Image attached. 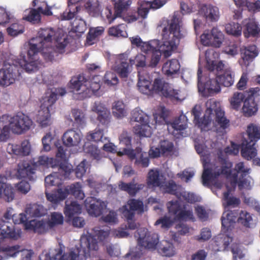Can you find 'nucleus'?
I'll return each instance as SVG.
<instances>
[{"mask_svg": "<svg viewBox=\"0 0 260 260\" xmlns=\"http://www.w3.org/2000/svg\"><path fill=\"white\" fill-rule=\"evenodd\" d=\"M63 222V217L61 213L53 212L51 213L50 218L47 222V226L52 229L57 225L62 224Z\"/></svg>", "mask_w": 260, "mask_h": 260, "instance_id": "obj_55", "label": "nucleus"}, {"mask_svg": "<svg viewBox=\"0 0 260 260\" xmlns=\"http://www.w3.org/2000/svg\"><path fill=\"white\" fill-rule=\"evenodd\" d=\"M120 211L125 219L134 218L136 212L138 214H142L144 212L143 202L140 199H130L120 208Z\"/></svg>", "mask_w": 260, "mask_h": 260, "instance_id": "obj_14", "label": "nucleus"}, {"mask_svg": "<svg viewBox=\"0 0 260 260\" xmlns=\"http://www.w3.org/2000/svg\"><path fill=\"white\" fill-rule=\"evenodd\" d=\"M246 132L248 136L247 139L248 141L256 143L260 139V126L251 123L247 126Z\"/></svg>", "mask_w": 260, "mask_h": 260, "instance_id": "obj_47", "label": "nucleus"}, {"mask_svg": "<svg viewBox=\"0 0 260 260\" xmlns=\"http://www.w3.org/2000/svg\"><path fill=\"white\" fill-rule=\"evenodd\" d=\"M135 122H138L133 127V132L140 137H148L151 135V127L149 125V116L142 110L135 109L132 111L129 123L134 125Z\"/></svg>", "mask_w": 260, "mask_h": 260, "instance_id": "obj_8", "label": "nucleus"}, {"mask_svg": "<svg viewBox=\"0 0 260 260\" xmlns=\"http://www.w3.org/2000/svg\"><path fill=\"white\" fill-rule=\"evenodd\" d=\"M114 6V13L111 8L107 7L105 10L106 17L109 23H111L117 17H121L132 4V0H112Z\"/></svg>", "mask_w": 260, "mask_h": 260, "instance_id": "obj_13", "label": "nucleus"}, {"mask_svg": "<svg viewBox=\"0 0 260 260\" xmlns=\"http://www.w3.org/2000/svg\"><path fill=\"white\" fill-rule=\"evenodd\" d=\"M57 157H48V167L55 168L58 167V172H53L45 178V186L47 188L51 186H57L61 185L62 180L69 177L71 169L60 162Z\"/></svg>", "mask_w": 260, "mask_h": 260, "instance_id": "obj_5", "label": "nucleus"}, {"mask_svg": "<svg viewBox=\"0 0 260 260\" xmlns=\"http://www.w3.org/2000/svg\"><path fill=\"white\" fill-rule=\"evenodd\" d=\"M62 245L49 249L48 252L42 253L40 260H86L90 256L91 251H96L99 246L97 241L91 235H82L79 247L69 253L63 252Z\"/></svg>", "mask_w": 260, "mask_h": 260, "instance_id": "obj_3", "label": "nucleus"}, {"mask_svg": "<svg viewBox=\"0 0 260 260\" xmlns=\"http://www.w3.org/2000/svg\"><path fill=\"white\" fill-rule=\"evenodd\" d=\"M21 68L17 64L4 62L0 69V85L8 86L13 84L21 74Z\"/></svg>", "mask_w": 260, "mask_h": 260, "instance_id": "obj_10", "label": "nucleus"}, {"mask_svg": "<svg viewBox=\"0 0 260 260\" xmlns=\"http://www.w3.org/2000/svg\"><path fill=\"white\" fill-rule=\"evenodd\" d=\"M186 117L185 115H180L177 119H176L169 126L168 130L170 132V128H172L173 131L172 133L173 135L176 136L181 131L185 129L187 127V123L186 121H181L182 120H184Z\"/></svg>", "mask_w": 260, "mask_h": 260, "instance_id": "obj_39", "label": "nucleus"}, {"mask_svg": "<svg viewBox=\"0 0 260 260\" xmlns=\"http://www.w3.org/2000/svg\"><path fill=\"white\" fill-rule=\"evenodd\" d=\"M259 29L254 22H249L246 25V31H244L245 37L248 38L250 36L255 37L258 35Z\"/></svg>", "mask_w": 260, "mask_h": 260, "instance_id": "obj_60", "label": "nucleus"}, {"mask_svg": "<svg viewBox=\"0 0 260 260\" xmlns=\"http://www.w3.org/2000/svg\"><path fill=\"white\" fill-rule=\"evenodd\" d=\"M223 166L218 168V167H216L215 170L211 172V175L209 177V186L211 183L214 182L220 175H223L227 179H230L232 184L236 185L238 183V175L237 173H233V170L231 169L232 164L231 162H226L225 160H224Z\"/></svg>", "mask_w": 260, "mask_h": 260, "instance_id": "obj_15", "label": "nucleus"}, {"mask_svg": "<svg viewBox=\"0 0 260 260\" xmlns=\"http://www.w3.org/2000/svg\"><path fill=\"white\" fill-rule=\"evenodd\" d=\"M68 201L66 202V206L64 209V213L66 216L71 218L74 215L78 214L81 212V207L76 201H72L70 204H68Z\"/></svg>", "mask_w": 260, "mask_h": 260, "instance_id": "obj_43", "label": "nucleus"}, {"mask_svg": "<svg viewBox=\"0 0 260 260\" xmlns=\"http://www.w3.org/2000/svg\"><path fill=\"white\" fill-rule=\"evenodd\" d=\"M20 237V234L16 232L13 227L4 224L0 228V242L5 239L17 240ZM0 247V252L2 250Z\"/></svg>", "mask_w": 260, "mask_h": 260, "instance_id": "obj_33", "label": "nucleus"}, {"mask_svg": "<svg viewBox=\"0 0 260 260\" xmlns=\"http://www.w3.org/2000/svg\"><path fill=\"white\" fill-rule=\"evenodd\" d=\"M234 171H236L234 173H237L238 184L239 187L243 186L246 183V180L244 177L248 174L249 169L245 168L243 162H239L236 164Z\"/></svg>", "mask_w": 260, "mask_h": 260, "instance_id": "obj_36", "label": "nucleus"}, {"mask_svg": "<svg viewBox=\"0 0 260 260\" xmlns=\"http://www.w3.org/2000/svg\"><path fill=\"white\" fill-rule=\"evenodd\" d=\"M47 222L43 220H32L26 224V229L32 230L35 233L42 234L47 230Z\"/></svg>", "mask_w": 260, "mask_h": 260, "instance_id": "obj_41", "label": "nucleus"}, {"mask_svg": "<svg viewBox=\"0 0 260 260\" xmlns=\"http://www.w3.org/2000/svg\"><path fill=\"white\" fill-rule=\"evenodd\" d=\"M108 34L110 36L126 37L127 33L125 30V25L124 24H120L111 27L108 29Z\"/></svg>", "mask_w": 260, "mask_h": 260, "instance_id": "obj_51", "label": "nucleus"}, {"mask_svg": "<svg viewBox=\"0 0 260 260\" xmlns=\"http://www.w3.org/2000/svg\"><path fill=\"white\" fill-rule=\"evenodd\" d=\"M158 250L163 256L171 257L175 254V248L172 243L168 241L161 242L158 246Z\"/></svg>", "mask_w": 260, "mask_h": 260, "instance_id": "obj_42", "label": "nucleus"}, {"mask_svg": "<svg viewBox=\"0 0 260 260\" xmlns=\"http://www.w3.org/2000/svg\"><path fill=\"white\" fill-rule=\"evenodd\" d=\"M159 187L164 193L176 194L177 192V185L173 180H170L168 182H161Z\"/></svg>", "mask_w": 260, "mask_h": 260, "instance_id": "obj_52", "label": "nucleus"}, {"mask_svg": "<svg viewBox=\"0 0 260 260\" xmlns=\"http://www.w3.org/2000/svg\"><path fill=\"white\" fill-rule=\"evenodd\" d=\"M82 135L80 132L73 129L67 131L62 137L63 144L69 147L78 146L82 140Z\"/></svg>", "mask_w": 260, "mask_h": 260, "instance_id": "obj_24", "label": "nucleus"}, {"mask_svg": "<svg viewBox=\"0 0 260 260\" xmlns=\"http://www.w3.org/2000/svg\"><path fill=\"white\" fill-rule=\"evenodd\" d=\"M180 19L177 15H174L167 26L162 29V44L158 40H153L142 46L143 52L152 54L149 67L155 68L160 60L162 53L168 56L176 47L181 36L180 31Z\"/></svg>", "mask_w": 260, "mask_h": 260, "instance_id": "obj_2", "label": "nucleus"}, {"mask_svg": "<svg viewBox=\"0 0 260 260\" xmlns=\"http://www.w3.org/2000/svg\"><path fill=\"white\" fill-rule=\"evenodd\" d=\"M112 109L114 116L118 118H122L126 115L125 105L122 101L115 102Z\"/></svg>", "mask_w": 260, "mask_h": 260, "instance_id": "obj_53", "label": "nucleus"}, {"mask_svg": "<svg viewBox=\"0 0 260 260\" xmlns=\"http://www.w3.org/2000/svg\"><path fill=\"white\" fill-rule=\"evenodd\" d=\"M84 205L88 213L95 217L102 215L106 207L104 202L92 197H88L85 199Z\"/></svg>", "mask_w": 260, "mask_h": 260, "instance_id": "obj_19", "label": "nucleus"}, {"mask_svg": "<svg viewBox=\"0 0 260 260\" xmlns=\"http://www.w3.org/2000/svg\"><path fill=\"white\" fill-rule=\"evenodd\" d=\"M41 14L45 16L52 15L51 8L45 2L42 3L37 9H30L28 14H25L23 17V19L34 24H39L41 21Z\"/></svg>", "mask_w": 260, "mask_h": 260, "instance_id": "obj_18", "label": "nucleus"}, {"mask_svg": "<svg viewBox=\"0 0 260 260\" xmlns=\"http://www.w3.org/2000/svg\"><path fill=\"white\" fill-rule=\"evenodd\" d=\"M237 220L239 223H241L244 226L249 228L250 222L252 220V218L247 211H242Z\"/></svg>", "mask_w": 260, "mask_h": 260, "instance_id": "obj_62", "label": "nucleus"}, {"mask_svg": "<svg viewBox=\"0 0 260 260\" xmlns=\"http://www.w3.org/2000/svg\"><path fill=\"white\" fill-rule=\"evenodd\" d=\"M258 106L253 95H248L244 100L242 107L243 115L250 117L254 115L257 111Z\"/></svg>", "mask_w": 260, "mask_h": 260, "instance_id": "obj_31", "label": "nucleus"}, {"mask_svg": "<svg viewBox=\"0 0 260 260\" xmlns=\"http://www.w3.org/2000/svg\"><path fill=\"white\" fill-rule=\"evenodd\" d=\"M206 114L212 115L215 113L214 118L215 126L217 133H224L230 125V120L225 116L224 112L219 107H217V102L213 99H210L206 103Z\"/></svg>", "mask_w": 260, "mask_h": 260, "instance_id": "obj_9", "label": "nucleus"}, {"mask_svg": "<svg viewBox=\"0 0 260 260\" xmlns=\"http://www.w3.org/2000/svg\"><path fill=\"white\" fill-rule=\"evenodd\" d=\"M180 63L176 59H172L166 62L162 68V71L168 76L177 73L180 69Z\"/></svg>", "mask_w": 260, "mask_h": 260, "instance_id": "obj_37", "label": "nucleus"}, {"mask_svg": "<svg viewBox=\"0 0 260 260\" xmlns=\"http://www.w3.org/2000/svg\"><path fill=\"white\" fill-rule=\"evenodd\" d=\"M26 212L32 217H39L45 214V209L42 205L34 204L30 208H27Z\"/></svg>", "mask_w": 260, "mask_h": 260, "instance_id": "obj_57", "label": "nucleus"}, {"mask_svg": "<svg viewBox=\"0 0 260 260\" xmlns=\"http://www.w3.org/2000/svg\"><path fill=\"white\" fill-rule=\"evenodd\" d=\"M220 83L216 76V79H209L205 83L198 84L199 92L203 93L205 95H211L220 91Z\"/></svg>", "mask_w": 260, "mask_h": 260, "instance_id": "obj_21", "label": "nucleus"}, {"mask_svg": "<svg viewBox=\"0 0 260 260\" xmlns=\"http://www.w3.org/2000/svg\"><path fill=\"white\" fill-rule=\"evenodd\" d=\"M200 13L203 15L207 22H216L219 18L218 8L212 5L203 6Z\"/></svg>", "mask_w": 260, "mask_h": 260, "instance_id": "obj_27", "label": "nucleus"}, {"mask_svg": "<svg viewBox=\"0 0 260 260\" xmlns=\"http://www.w3.org/2000/svg\"><path fill=\"white\" fill-rule=\"evenodd\" d=\"M30 144L29 142L25 140L20 145L9 143L7 147V151L10 154L19 156H27L30 152Z\"/></svg>", "mask_w": 260, "mask_h": 260, "instance_id": "obj_23", "label": "nucleus"}, {"mask_svg": "<svg viewBox=\"0 0 260 260\" xmlns=\"http://www.w3.org/2000/svg\"><path fill=\"white\" fill-rule=\"evenodd\" d=\"M161 182L159 171L152 169L149 171L147 178V184L148 186L159 187Z\"/></svg>", "mask_w": 260, "mask_h": 260, "instance_id": "obj_45", "label": "nucleus"}, {"mask_svg": "<svg viewBox=\"0 0 260 260\" xmlns=\"http://www.w3.org/2000/svg\"><path fill=\"white\" fill-rule=\"evenodd\" d=\"M70 88L72 91L82 96L91 93L95 94L101 88L100 79L95 76L92 79H87L83 75L73 77L70 80Z\"/></svg>", "mask_w": 260, "mask_h": 260, "instance_id": "obj_4", "label": "nucleus"}, {"mask_svg": "<svg viewBox=\"0 0 260 260\" xmlns=\"http://www.w3.org/2000/svg\"><path fill=\"white\" fill-rule=\"evenodd\" d=\"M161 93L171 100L181 101L180 91L173 89L170 85L161 78H155L152 84V93Z\"/></svg>", "mask_w": 260, "mask_h": 260, "instance_id": "obj_11", "label": "nucleus"}, {"mask_svg": "<svg viewBox=\"0 0 260 260\" xmlns=\"http://www.w3.org/2000/svg\"><path fill=\"white\" fill-rule=\"evenodd\" d=\"M129 64L125 58H118L115 62V69L121 78H127L129 74Z\"/></svg>", "mask_w": 260, "mask_h": 260, "instance_id": "obj_38", "label": "nucleus"}, {"mask_svg": "<svg viewBox=\"0 0 260 260\" xmlns=\"http://www.w3.org/2000/svg\"><path fill=\"white\" fill-rule=\"evenodd\" d=\"M69 43L68 37L63 35L56 36L55 30L52 28H40L38 36L31 39L29 44L27 51V59L24 57L20 59L17 64L21 68V71L24 70L26 72L31 73L38 69L39 61L37 58L38 53H40L47 61L54 59L55 53H63Z\"/></svg>", "mask_w": 260, "mask_h": 260, "instance_id": "obj_1", "label": "nucleus"}, {"mask_svg": "<svg viewBox=\"0 0 260 260\" xmlns=\"http://www.w3.org/2000/svg\"><path fill=\"white\" fill-rule=\"evenodd\" d=\"M35 167L27 161H22L18 165L17 176L19 179H26L29 181L35 180Z\"/></svg>", "mask_w": 260, "mask_h": 260, "instance_id": "obj_25", "label": "nucleus"}, {"mask_svg": "<svg viewBox=\"0 0 260 260\" xmlns=\"http://www.w3.org/2000/svg\"><path fill=\"white\" fill-rule=\"evenodd\" d=\"M8 118L7 115L0 117V142H6L10 138L11 127L8 123Z\"/></svg>", "mask_w": 260, "mask_h": 260, "instance_id": "obj_34", "label": "nucleus"}, {"mask_svg": "<svg viewBox=\"0 0 260 260\" xmlns=\"http://www.w3.org/2000/svg\"><path fill=\"white\" fill-rule=\"evenodd\" d=\"M126 154L131 160H135V165L143 168L147 167L149 164V159L146 152H142V149L137 147L135 149H124Z\"/></svg>", "mask_w": 260, "mask_h": 260, "instance_id": "obj_20", "label": "nucleus"}, {"mask_svg": "<svg viewBox=\"0 0 260 260\" xmlns=\"http://www.w3.org/2000/svg\"><path fill=\"white\" fill-rule=\"evenodd\" d=\"M241 58L245 66H248L249 62L257 55V52L255 45L249 46L248 47H243L240 49Z\"/></svg>", "mask_w": 260, "mask_h": 260, "instance_id": "obj_35", "label": "nucleus"}, {"mask_svg": "<svg viewBox=\"0 0 260 260\" xmlns=\"http://www.w3.org/2000/svg\"><path fill=\"white\" fill-rule=\"evenodd\" d=\"M139 237L138 244L145 248L155 249L158 243L159 238L157 234L149 232L146 228H141L137 232Z\"/></svg>", "mask_w": 260, "mask_h": 260, "instance_id": "obj_16", "label": "nucleus"}, {"mask_svg": "<svg viewBox=\"0 0 260 260\" xmlns=\"http://www.w3.org/2000/svg\"><path fill=\"white\" fill-rule=\"evenodd\" d=\"M84 7L87 12L93 17H96L101 13V6L99 0H87L84 4Z\"/></svg>", "mask_w": 260, "mask_h": 260, "instance_id": "obj_40", "label": "nucleus"}, {"mask_svg": "<svg viewBox=\"0 0 260 260\" xmlns=\"http://www.w3.org/2000/svg\"><path fill=\"white\" fill-rule=\"evenodd\" d=\"M72 29L73 31L77 33H83L86 29L85 21L81 18L76 17L72 22Z\"/></svg>", "mask_w": 260, "mask_h": 260, "instance_id": "obj_58", "label": "nucleus"}, {"mask_svg": "<svg viewBox=\"0 0 260 260\" xmlns=\"http://www.w3.org/2000/svg\"><path fill=\"white\" fill-rule=\"evenodd\" d=\"M217 76L220 84L225 87H230L234 84V75L230 70H225L223 74Z\"/></svg>", "mask_w": 260, "mask_h": 260, "instance_id": "obj_48", "label": "nucleus"}, {"mask_svg": "<svg viewBox=\"0 0 260 260\" xmlns=\"http://www.w3.org/2000/svg\"><path fill=\"white\" fill-rule=\"evenodd\" d=\"M92 110L97 114V119L102 125L107 126L109 124L111 113L103 104L99 102H94Z\"/></svg>", "mask_w": 260, "mask_h": 260, "instance_id": "obj_22", "label": "nucleus"}, {"mask_svg": "<svg viewBox=\"0 0 260 260\" xmlns=\"http://www.w3.org/2000/svg\"><path fill=\"white\" fill-rule=\"evenodd\" d=\"M225 31L228 34L238 37L241 35L242 26L238 23L231 22L225 25Z\"/></svg>", "mask_w": 260, "mask_h": 260, "instance_id": "obj_56", "label": "nucleus"}, {"mask_svg": "<svg viewBox=\"0 0 260 260\" xmlns=\"http://www.w3.org/2000/svg\"><path fill=\"white\" fill-rule=\"evenodd\" d=\"M66 93L64 88H58L51 89V91L47 98L41 104V110L39 111L37 116V122L42 127H47L51 124V115L49 108L56 101L58 95L62 96Z\"/></svg>", "mask_w": 260, "mask_h": 260, "instance_id": "obj_6", "label": "nucleus"}, {"mask_svg": "<svg viewBox=\"0 0 260 260\" xmlns=\"http://www.w3.org/2000/svg\"><path fill=\"white\" fill-rule=\"evenodd\" d=\"M236 218L234 212L232 211L228 213L226 217L222 216L221 217L222 231L225 233L231 230V228L235 223Z\"/></svg>", "mask_w": 260, "mask_h": 260, "instance_id": "obj_44", "label": "nucleus"}, {"mask_svg": "<svg viewBox=\"0 0 260 260\" xmlns=\"http://www.w3.org/2000/svg\"><path fill=\"white\" fill-rule=\"evenodd\" d=\"M104 81L105 84L109 86L116 85L118 82L116 75L111 72H107L105 73Z\"/></svg>", "mask_w": 260, "mask_h": 260, "instance_id": "obj_64", "label": "nucleus"}, {"mask_svg": "<svg viewBox=\"0 0 260 260\" xmlns=\"http://www.w3.org/2000/svg\"><path fill=\"white\" fill-rule=\"evenodd\" d=\"M92 235L91 234H88L87 235H91L96 240V238L100 241L104 240L109 235V230L106 231L102 230L100 227H95L92 229Z\"/></svg>", "mask_w": 260, "mask_h": 260, "instance_id": "obj_59", "label": "nucleus"}, {"mask_svg": "<svg viewBox=\"0 0 260 260\" xmlns=\"http://www.w3.org/2000/svg\"><path fill=\"white\" fill-rule=\"evenodd\" d=\"M142 72H138V87L139 91L143 94H152V84L150 81L149 76L144 75Z\"/></svg>", "mask_w": 260, "mask_h": 260, "instance_id": "obj_28", "label": "nucleus"}, {"mask_svg": "<svg viewBox=\"0 0 260 260\" xmlns=\"http://www.w3.org/2000/svg\"><path fill=\"white\" fill-rule=\"evenodd\" d=\"M7 31L11 36H16L23 32L24 27L17 23H13L7 28Z\"/></svg>", "mask_w": 260, "mask_h": 260, "instance_id": "obj_61", "label": "nucleus"}, {"mask_svg": "<svg viewBox=\"0 0 260 260\" xmlns=\"http://www.w3.org/2000/svg\"><path fill=\"white\" fill-rule=\"evenodd\" d=\"M83 150L87 154H89L93 158L100 160L102 155L100 150L95 146L89 143H85L83 146Z\"/></svg>", "mask_w": 260, "mask_h": 260, "instance_id": "obj_54", "label": "nucleus"}, {"mask_svg": "<svg viewBox=\"0 0 260 260\" xmlns=\"http://www.w3.org/2000/svg\"><path fill=\"white\" fill-rule=\"evenodd\" d=\"M201 160L202 161L203 167L204 168L202 176V183L204 186H209V177L212 171V169L209 168L208 166L210 164V154H203L201 155Z\"/></svg>", "mask_w": 260, "mask_h": 260, "instance_id": "obj_32", "label": "nucleus"}, {"mask_svg": "<svg viewBox=\"0 0 260 260\" xmlns=\"http://www.w3.org/2000/svg\"><path fill=\"white\" fill-rule=\"evenodd\" d=\"M246 99L245 94L242 92H235L233 96L229 99L231 108L234 110H238L241 103H244Z\"/></svg>", "mask_w": 260, "mask_h": 260, "instance_id": "obj_46", "label": "nucleus"}, {"mask_svg": "<svg viewBox=\"0 0 260 260\" xmlns=\"http://www.w3.org/2000/svg\"><path fill=\"white\" fill-rule=\"evenodd\" d=\"M232 240V237L227 234H219L213 239V248L215 251H224L228 248Z\"/></svg>", "mask_w": 260, "mask_h": 260, "instance_id": "obj_30", "label": "nucleus"}, {"mask_svg": "<svg viewBox=\"0 0 260 260\" xmlns=\"http://www.w3.org/2000/svg\"><path fill=\"white\" fill-rule=\"evenodd\" d=\"M11 129L13 133L21 135L28 131L32 124L28 116L23 113L17 114L10 119L8 118Z\"/></svg>", "mask_w": 260, "mask_h": 260, "instance_id": "obj_12", "label": "nucleus"}, {"mask_svg": "<svg viewBox=\"0 0 260 260\" xmlns=\"http://www.w3.org/2000/svg\"><path fill=\"white\" fill-rule=\"evenodd\" d=\"M81 7L68 6V8L60 15L61 20H70L74 18H76V17H78L77 15L81 10Z\"/></svg>", "mask_w": 260, "mask_h": 260, "instance_id": "obj_49", "label": "nucleus"}, {"mask_svg": "<svg viewBox=\"0 0 260 260\" xmlns=\"http://www.w3.org/2000/svg\"><path fill=\"white\" fill-rule=\"evenodd\" d=\"M144 187V184L135 183L134 181L125 183L122 181L118 184V189L127 193L131 197H135Z\"/></svg>", "mask_w": 260, "mask_h": 260, "instance_id": "obj_29", "label": "nucleus"}, {"mask_svg": "<svg viewBox=\"0 0 260 260\" xmlns=\"http://www.w3.org/2000/svg\"><path fill=\"white\" fill-rule=\"evenodd\" d=\"M256 143L249 141L246 139L242 140L241 143V155L247 160H250L257 154V150L255 147Z\"/></svg>", "mask_w": 260, "mask_h": 260, "instance_id": "obj_26", "label": "nucleus"}, {"mask_svg": "<svg viewBox=\"0 0 260 260\" xmlns=\"http://www.w3.org/2000/svg\"><path fill=\"white\" fill-rule=\"evenodd\" d=\"M223 39L222 32L216 27H213L210 31H205L201 36V42L203 45L216 48L221 46Z\"/></svg>", "mask_w": 260, "mask_h": 260, "instance_id": "obj_17", "label": "nucleus"}, {"mask_svg": "<svg viewBox=\"0 0 260 260\" xmlns=\"http://www.w3.org/2000/svg\"><path fill=\"white\" fill-rule=\"evenodd\" d=\"M52 193L48 192L47 189L45 194L47 199L50 202L57 204L64 200L69 194L73 196L75 198L82 200L84 197V193L81 189L79 183L72 184L66 186L64 189L57 188L54 189Z\"/></svg>", "mask_w": 260, "mask_h": 260, "instance_id": "obj_7", "label": "nucleus"}, {"mask_svg": "<svg viewBox=\"0 0 260 260\" xmlns=\"http://www.w3.org/2000/svg\"><path fill=\"white\" fill-rule=\"evenodd\" d=\"M211 237V230L208 228H203L201 229L200 235L195 237V239L199 242H205L210 239Z\"/></svg>", "mask_w": 260, "mask_h": 260, "instance_id": "obj_63", "label": "nucleus"}, {"mask_svg": "<svg viewBox=\"0 0 260 260\" xmlns=\"http://www.w3.org/2000/svg\"><path fill=\"white\" fill-rule=\"evenodd\" d=\"M72 115L74 118V123L78 127H83L85 125V115L82 110L73 109L72 110Z\"/></svg>", "mask_w": 260, "mask_h": 260, "instance_id": "obj_50", "label": "nucleus"}]
</instances>
